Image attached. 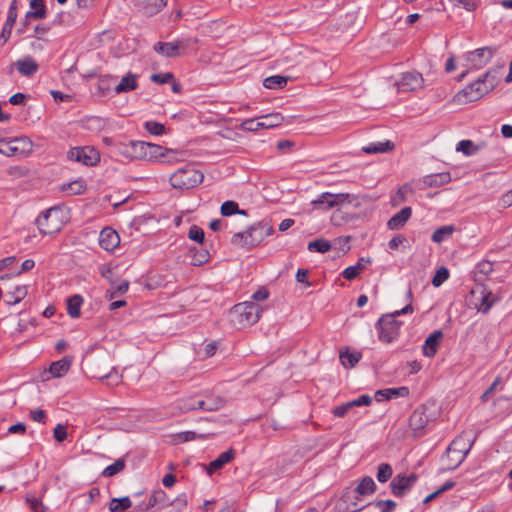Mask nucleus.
Here are the masks:
<instances>
[{"mask_svg":"<svg viewBox=\"0 0 512 512\" xmlns=\"http://www.w3.org/2000/svg\"><path fill=\"white\" fill-rule=\"evenodd\" d=\"M413 307L411 304L406 305L401 310H397L390 314L383 315L377 321V328L379 330L378 338L384 343H391L399 335L401 322L396 320V317L401 314L412 313Z\"/></svg>","mask_w":512,"mask_h":512,"instance_id":"1","label":"nucleus"},{"mask_svg":"<svg viewBox=\"0 0 512 512\" xmlns=\"http://www.w3.org/2000/svg\"><path fill=\"white\" fill-rule=\"evenodd\" d=\"M475 438L472 440L466 437L465 433L456 437L446 450L444 459L448 461L446 469L453 470L457 468L469 453Z\"/></svg>","mask_w":512,"mask_h":512,"instance_id":"2","label":"nucleus"},{"mask_svg":"<svg viewBox=\"0 0 512 512\" xmlns=\"http://www.w3.org/2000/svg\"><path fill=\"white\" fill-rule=\"evenodd\" d=\"M496 85L495 76L490 72H486L474 83L468 85L457 95L459 100L464 99L465 102H473L479 100L484 95L489 93Z\"/></svg>","mask_w":512,"mask_h":512,"instance_id":"3","label":"nucleus"},{"mask_svg":"<svg viewBox=\"0 0 512 512\" xmlns=\"http://www.w3.org/2000/svg\"><path fill=\"white\" fill-rule=\"evenodd\" d=\"M376 484L374 480L369 477L365 476L361 479L357 487L352 492L345 493L340 500V507L342 505H345L342 509L344 512H357L362 510L365 506H358V503L356 501H352L354 498L356 499L357 496H365L370 495L375 492Z\"/></svg>","mask_w":512,"mask_h":512,"instance_id":"4","label":"nucleus"},{"mask_svg":"<svg viewBox=\"0 0 512 512\" xmlns=\"http://www.w3.org/2000/svg\"><path fill=\"white\" fill-rule=\"evenodd\" d=\"M203 180V173L195 169L193 165L188 164L175 171L170 176L169 182L173 188L184 190L198 186Z\"/></svg>","mask_w":512,"mask_h":512,"instance_id":"5","label":"nucleus"},{"mask_svg":"<svg viewBox=\"0 0 512 512\" xmlns=\"http://www.w3.org/2000/svg\"><path fill=\"white\" fill-rule=\"evenodd\" d=\"M262 312V307L255 302L239 303L236 304L232 309V314L236 318L235 322L241 327H246L257 323Z\"/></svg>","mask_w":512,"mask_h":512,"instance_id":"6","label":"nucleus"},{"mask_svg":"<svg viewBox=\"0 0 512 512\" xmlns=\"http://www.w3.org/2000/svg\"><path fill=\"white\" fill-rule=\"evenodd\" d=\"M283 121L284 116L281 113L275 112L257 118L246 119L239 125V128L243 131L256 132L261 129L278 127Z\"/></svg>","mask_w":512,"mask_h":512,"instance_id":"7","label":"nucleus"},{"mask_svg":"<svg viewBox=\"0 0 512 512\" xmlns=\"http://www.w3.org/2000/svg\"><path fill=\"white\" fill-rule=\"evenodd\" d=\"M62 211L52 207L43 212L36 220L40 232L44 235H52L59 232L63 227Z\"/></svg>","mask_w":512,"mask_h":512,"instance_id":"8","label":"nucleus"},{"mask_svg":"<svg viewBox=\"0 0 512 512\" xmlns=\"http://www.w3.org/2000/svg\"><path fill=\"white\" fill-rule=\"evenodd\" d=\"M197 39H181L175 42H157L154 51L165 57H177L185 51L194 48Z\"/></svg>","mask_w":512,"mask_h":512,"instance_id":"9","label":"nucleus"},{"mask_svg":"<svg viewBox=\"0 0 512 512\" xmlns=\"http://www.w3.org/2000/svg\"><path fill=\"white\" fill-rule=\"evenodd\" d=\"M32 141L28 137L0 140V153L6 156H20L30 153Z\"/></svg>","mask_w":512,"mask_h":512,"instance_id":"10","label":"nucleus"},{"mask_svg":"<svg viewBox=\"0 0 512 512\" xmlns=\"http://www.w3.org/2000/svg\"><path fill=\"white\" fill-rule=\"evenodd\" d=\"M46 16V7L43 0H30V10L26 13L22 22L20 30L33 29L34 32H39V26L32 25L33 20H40Z\"/></svg>","mask_w":512,"mask_h":512,"instance_id":"11","label":"nucleus"},{"mask_svg":"<svg viewBox=\"0 0 512 512\" xmlns=\"http://www.w3.org/2000/svg\"><path fill=\"white\" fill-rule=\"evenodd\" d=\"M67 156L70 160L80 162L86 166H93L100 160L98 151L89 146L72 148Z\"/></svg>","mask_w":512,"mask_h":512,"instance_id":"12","label":"nucleus"},{"mask_svg":"<svg viewBox=\"0 0 512 512\" xmlns=\"http://www.w3.org/2000/svg\"><path fill=\"white\" fill-rule=\"evenodd\" d=\"M395 85L400 92H413L423 88L424 79L420 73L409 71L403 73Z\"/></svg>","mask_w":512,"mask_h":512,"instance_id":"13","label":"nucleus"},{"mask_svg":"<svg viewBox=\"0 0 512 512\" xmlns=\"http://www.w3.org/2000/svg\"><path fill=\"white\" fill-rule=\"evenodd\" d=\"M256 233L257 226H251L247 231L234 234L231 242L232 244L242 248L254 247L263 240V235H256Z\"/></svg>","mask_w":512,"mask_h":512,"instance_id":"14","label":"nucleus"},{"mask_svg":"<svg viewBox=\"0 0 512 512\" xmlns=\"http://www.w3.org/2000/svg\"><path fill=\"white\" fill-rule=\"evenodd\" d=\"M417 479L418 476L415 473H412L409 476L402 474L396 475L390 483L392 493L397 497L403 496L406 491L413 486Z\"/></svg>","mask_w":512,"mask_h":512,"instance_id":"15","label":"nucleus"},{"mask_svg":"<svg viewBox=\"0 0 512 512\" xmlns=\"http://www.w3.org/2000/svg\"><path fill=\"white\" fill-rule=\"evenodd\" d=\"M493 55L492 47H482L469 52L466 59L471 68H481L492 59Z\"/></svg>","mask_w":512,"mask_h":512,"instance_id":"16","label":"nucleus"},{"mask_svg":"<svg viewBox=\"0 0 512 512\" xmlns=\"http://www.w3.org/2000/svg\"><path fill=\"white\" fill-rule=\"evenodd\" d=\"M93 377L100 380H107V384L110 386H117L122 379V376L117 373L114 367L107 363L106 368L101 370L99 365L94 364L91 368Z\"/></svg>","mask_w":512,"mask_h":512,"instance_id":"17","label":"nucleus"},{"mask_svg":"<svg viewBox=\"0 0 512 512\" xmlns=\"http://www.w3.org/2000/svg\"><path fill=\"white\" fill-rule=\"evenodd\" d=\"M429 421L424 407L417 408L409 418V426L413 430L415 436L422 434L423 429Z\"/></svg>","mask_w":512,"mask_h":512,"instance_id":"18","label":"nucleus"},{"mask_svg":"<svg viewBox=\"0 0 512 512\" xmlns=\"http://www.w3.org/2000/svg\"><path fill=\"white\" fill-rule=\"evenodd\" d=\"M120 243L118 233L110 227L104 228L100 232L99 244L106 251H113Z\"/></svg>","mask_w":512,"mask_h":512,"instance_id":"19","label":"nucleus"},{"mask_svg":"<svg viewBox=\"0 0 512 512\" xmlns=\"http://www.w3.org/2000/svg\"><path fill=\"white\" fill-rule=\"evenodd\" d=\"M472 295L476 293L480 294V303L475 304L479 312L487 313L494 303L498 301V298L491 292L487 291L485 288L480 287L476 290H472Z\"/></svg>","mask_w":512,"mask_h":512,"instance_id":"20","label":"nucleus"},{"mask_svg":"<svg viewBox=\"0 0 512 512\" xmlns=\"http://www.w3.org/2000/svg\"><path fill=\"white\" fill-rule=\"evenodd\" d=\"M450 181V173L442 172L425 176L422 180L419 181V184L421 189H425L427 187H439L449 183Z\"/></svg>","mask_w":512,"mask_h":512,"instance_id":"21","label":"nucleus"},{"mask_svg":"<svg viewBox=\"0 0 512 512\" xmlns=\"http://www.w3.org/2000/svg\"><path fill=\"white\" fill-rule=\"evenodd\" d=\"M443 339V334L440 330L433 332L428 336L423 345V354L427 357H433Z\"/></svg>","mask_w":512,"mask_h":512,"instance_id":"22","label":"nucleus"},{"mask_svg":"<svg viewBox=\"0 0 512 512\" xmlns=\"http://www.w3.org/2000/svg\"><path fill=\"white\" fill-rule=\"evenodd\" d=\"M72 359V356H64L62 359L51 363L49 372L55 378L63 377L69 371Z\"/></svg>","mask_w":512,"mask_h":512,"instance_id":"23","label":"nucleus"},{"mask_svg":"<svg viewBox=\"0 0 512 512\" xmlns=\"http://www.w3.org/2000/svg\"><path fill=\"white\" fill-rule=\"evenodd\" d=\"M168 505H173V502L170 501L167 494L163 490H156L150 496L147 506L145 508L139 507V509L148 510L153 507L160 509Z\"/></svg>","mask_w":512,"mask_h":512,"instance_id":"24","label":"nucleus"},{"mask_svg":"<svg viewBox=\"0 0 512 512\" xmlns=\"http://www.w3.org/2000/svg\"><path fill=\"white\" fill-rule=\"evenodd\" d=\"M411 214L412 209L410 207H404L389 219L387 226L391 230H397L405 225V223L411 217Z\"/></svg>","mask_w":512,"mask_h":512,"instance_id":"25","label":"nucleus"},{"mask_svg":"<svg viewBox=\"0 0 512 512\" xmlns=\"http://www.w3.org/2000/svg\"><path fill=\"white\" fill-rule=\"evenodd\" d=\"M167 4V0H139V9L146 15H154L160 12Z\"/></svg>","mask_w":512,"mask_h":512,"instance_id":"26","label":"nucleus"},{"mask_svg":"<svg viewBox=\"0 0 512 512\" xmlns=\"http://www.w3.org/2000/svg\"><path fill=\"white\" fill-rule=\"evenodd\" d=\"M19 73L23 76H32L38 70L37 62L31 57L19 59L14 63Z\"/></svg>","mask_w":512,"mask_h":512,"instance_id":"27","label":"nucleus"},{"mask_svg":"<svg viewBox=\"0 0 512 512\" xmlns=\"http://www.w3.org/2000/svg\"><path fill=\"white\" fill-rule=\"evenodd\" d=\"M311 205L315 210L326 211L337 207V202L333 201L332 193L324 192L321 195H319L316 199L312 200Z\"/></svg>","mask_w":512,"mask_h":512,"instance_id":"28","label":"nucleus"},{"mask_svg":"<svg viewBox=\"0 0 512 512\" xmlns=\"http://www.w3.org/2000/svg\"><path fill=\"white\" fill-rule=\"evenodd\" d=\"M235 453L232 448L221 453L215 460H213L208 467V473L211 474L214 471L221 469L225 464L229 463L234 459Z\"/></svg>","mask_w":512,"mask_h":512,"instance_id":"29","label":"nucleus"},{"mask_svg":"<svg viewBox=\"0 0 512 512\" xmlns=\"http://www.w3.org/2000/svg\"><path fill=\"white\" fill-rule=\"evenodd\" d=\"M136 78L137 76L135 74L128 73L122 77L119 84L115 87V92L120 94L123 92L135 90L138 86Z\"/></svg>","mask_w":512,"mask_h":512,"instance_id":"30","label":"nucleus"},{"mask_svg":"<svg viewBox=\"0 0 512 512\" xmlns=\"http://www.w3.org/2000/svg\"><path fill=\"white\" fill-rule=\"evenodd\" d=\"M213 434V432L196 433L194 431H185L174 435L173 440L175 443H184L196 439H206Z\"/></svg>","mask_w":512,"mask_h":512,"instance_id":"31","label":"nucleus"},{"mask_svg":"<svg viewBox=\"0 0 512 512\" xmlns=\"http://www.w3.org/2000/svg\"><path fill=\"white\" fill-rule=\"evenodd\" d=\"M368 263H370L369 259L360 258L356 265L349 266L343 271V277L347 280L355 279L366 268Z\"/></svg>","mask_w":512,"mask_h":512,"instance_id":"32","label":"nucleus"},{"mask_svg":"<svg viewBox=\"0 0 512 512\" xmlns=\"http://www.w3.org/2000/svg\"><path fill=\"white\" fill-rule=\"evenodd\" d=\"M394 149V143L387 140L385 142L371 143L362 148V151L367 154L385 153Z\"/></svg>","mask_w":512,"mask_h":512,"instance_id":"33","label":"nucleus"},{"mask_svg":"<svg viewBox=\"0 0 512 512\" xmlns=\"http://www.w3.org/2000/svg\"><path fill=\"white\" fill-rule=\"evenodd\" d=\"M28 293V289L26 285H18L12 291L7 293L6 304L15 305L21 302Z\"/></svg>","mask_w":512,"mask_h":512,"instance_id":"34","label":"nucleus"},{"mask_svg":"<svg viewBox=\"0 0 512 512\" xmlns=\"http://www.w3.org/2000/svg\"><path fill=\"white\" fill-rule=\"evenodd\" d=\"M111 288L106 291V298L109 300H112L113 298L125 294L129 289V281L128 280H122L118 281L115 280V284H110Z\"/></svg>","mask_w":512,"mask_h":512,"instance_id":"35","label":"nucleus"},{"mask_svg":"<svg viewBox=\"0 0 512 512\" xmlns=\"http://www.w3.org/2000/svg\"><path fill=\"white\" fill-rule=\"evenodd\" d=\"M83 304V298L76 294L68 298L67 300V312L72 318L80 316V309Z\"/></svg>","mask_w":512,"mask_h":512,"instance_id":"36","label":"nucleus"},{"mask_svg":"<svg viewBox=\"0 0 512 512\" xmlns=\"http://www.w3.org/2000/svg\"><path fill=\"white\" fill-rule=\"evenodd\" d=\"M148 148L147 153H142L144 157H147L148 160L157 159L160 157H165L166 155L171 153V149L164 148L162 146L149 143V146H146Z\"/></svg>","mask_w":512,"mask_h":512,"instance_id":"37","label":"nucleus"},{"mask_svg":"<svg viewBox=\"0 0 512 512\" xmlns=\"http://www.w3.org/2000/svg\"><path fill=\"white\" fill-rule=\"evenodd\" d=\"M86 190V184L78 179L61 186V191L68 195H80Z\"/></svg>","mask_w":512,"mask_h":512,"instance_id":"38","label":"nucleus"},{"mask_svg":"<svg viewBox=\"0 0 512 512\" xmlns=\"http://www.w3.org/2000/svg\"><path fill=\"white\" fill-rule=\"evenodd\" d=\"M189 255L191 258V264L194 266H200L209 260V252L205 249L198 250L196 248L189 249Z\"/></svg>","mask_w":512,"mask_h":512,"instance_id":"39","label":"nucleus"},{"mask_svg":"<svg viewBox=\"0 0 512 512\" xmlns=\"http://www.w3.org/2000/svg\"><path fill=\"white\" fill-rule=\"evenodd\" d=\"M414 189L410 183L402 185L396 195L392 198L391 203L393 206H398L406 200L408 194L413 193Z\"/></svg>","mask_w":512,"mask_h":512,"instance_id":"40","label":"nucleus"},{"mask_svg":"<svg viewBox=\"0 0 512 512\" xmlns=\"http://www.w3.org/2000/svg\"><path fill=\"white\" fill-rule=\"evenodd\" d=\"M287 84V78L280 75H274L267 77L263 81L264 87L268 89H280L286 86Z\"/></svg>","mask_w":512,"mask_h":512,"instance_id":"41","label":"nucleus"},{"mask_svg":"<svg viewBox=\"0 0 512 512\" xmlns=\"http://www.w3.org/2000/svg\"><path fill=\"white\" fill-rule=\"evenodd\" d=\"M361 353L354 352L350 353L348 350L340 353V360L343 366L352 368L354 367L360 360Z\"/></svg>","mask_w":512,"mask_h":512,"instance_id":"42","label":"nucleus"},{"mask_svg":"<svg viewBox=\"0 0 512 512\" xmlns=\"http://www.w3.org/2000/svg\"><path fill=\"white\" fill-rule=\"evenodd\" d=\"M453 231L454 226L452 225L439 227L433 232L431 239L435 243H441L445 238L451 236Z\"/></svg>","mask_w":512,"mask_h":512,"instance_id":"43","label":"nucleus"},{"mask_svg":"<svg viewBox=\"0 0 512 512\" xmlns=\"http://www.w3.org/2000/svg\"><path fill=\"white\" fill-rule=\"evenodd\" d=\"M132 502L129 497L113 498L109 503V510L111 512H117L119 509L127 510L131 508Z\"/></svg>","mask_w":512,"mask_h":512,"instance_id":"44","label":"nucleus"},{"mask_svg":"<svg viewBox=\"0 0 512 512\" xmlns=\"http://www.w3.org/2000/svg\"><path fill=\"white\" fill-rule=\"evenodd\" d=\"M332 245L329 241L324 239H317L314 241H311L308 244L309 251L312 252H319V253H325L331 249Z\"/></svg>","mask_w":512,"mask_h":512,"instance_id":"45","label":"nucleus"},{"mask_svg":"<svg viewBox=\"0 0 512 512\" xmlns=\"http://www.w3.org/2000/svg\"><path fill=\"white\" fill-rule=\"evenodd\" d=\"M125 468V461L124 459H117L113 464L107 466L103 472L102 475L105 477H112L119 472H121Z\"/></svg>","mask_w":512,"mask_h":512,"instance_id":"46","label":"nucleus"},{"mask_svg":"<svg viewBox=\"0 0 512 512\" xmlns=\"http://www.w3.org/2000/svg\"><path fill=\"white\" fill-rule=\"evenodd\" d=\"M346 18H347V22L351 23L349 25H345L346 29H353V30H361L362 29V25L364 23L363 16L353 12V13L347 14Z\"/></svg>","mask_w":512,"mask_h":512,"instance_id":"47","label":"nucleus"},{"mask_svg":"<svg viewBox=\"0 0 512 512\" xmlns=\"http://www.w3.org/2000/svg\"><path fill=\"white\" fill-rule=\"evenodd\" d=\"M456 151L470 156L478 151V147L471 140H462L457 144Z\"/></svg>","mask_w":512,"mask_h":512,"instance_id":"48","label":"nucleus"},{"mask_svg":"<svg viewBox=\"0 0 512 512\" xmlns=\"http://www.w3.org/2000/svg\"><path fill=\"white\" fill-rule=\"evenodd\" d=\"M350 220H352V217L348 213L343 212L341 209L334 211L330 217V221L334 226H341Z\"/></svg>","mask_w":512,"mask_h":512,"instance_id":"49","label":"nucleus"},{"mask_svg":"<svg viewBox=\"0 0 512 512\" xmlns=\"http://www.w3.org/2000/svg\"><path fill=\"white\" fill-rule=\"evenodd\" d=\"M393 470L391 465L387 463H382L378 466V472H377V480L380 483L387 482L391 476H392Z\"/></svg>","mask_w":512,"mask_h":512,"instance_id":"50","label":"nucleus"},{"mask_svg":"<svg viewBox=\"0 0 512 512\" xmlns=\"http://www.w3.org/2000/svg\"><path fill=\"white\" fill-rule=\"evenodd\" d=\"M207 411H217L224 407L225 401L219 396H208L206 398Z\"/></svg>","mask_w":512,"mask_h":512,"instance_id":"51","label":"nucleus"},{"mask_svg":"<svg viewBox=\"0 0 512 512\" xmlns=\"http://www.w3.org/2000/svg\"><path fill=\"white\" fill-rule=\"evenodd\" d=\"M189 239L202 244L205 239V234L202 228L197 225H192L188 232Z\"/></svg>","mask_w":512,"mask_h":512,"instance_id":"52","label":"nucleus"},{"mask_svg":"<svg viewBox=\"0 0 512 512\" xmlns=\"http://www.w3.org/2000/svg\"><path fill=\"white\" fill-rule=\"evenodd\" d=\"M448 277H449L448 269L445 267H440L436 271V273L432 279L433 286L439 287L443 282H445L448 279Z\"/></svg>","mask_w":512,"mask_h":512,"instance_id":"53","label":"nucleus"},{"mask_svg":"<svg viewBox=\"0 0 512 512\" xmlns=\"http://www.w3.org/2000/svg\"><path fill=\"white\" fill-rule=\"evenodd\" d=\"M222 216L228 217L238 212V204L234 201H226L221 205Z\"/></svg>","mask_w":512,"mask_h":512,"instance_id":"54","label":"nucleus"},{"mask_svg":"<svg viewBox=\"0 0 512 512\" xmlns=\"http://www.w3.org/2000/svg\"><path fill=\"white\" fill-rule=\"evenodd\" d=\"M131 145H132L134 157L147 159V157H144L142 155V153H147L148 152V148L144 147V146H149L148 142H141V141L132 142Z\"/></svg>","mask_w":512,"mask_h":512,"instance_id":"55","label":"nucleus"},{"mask_svg":"<svg viewBox=\"0 0 512 512\" xmlns=\"http://www.w3.org/2000/svg\"><path fill=\"white\" fill-rule=\"evenodd\" d=\"M332 199L334 202H337V207L343 205L344 203H352L356 197L349 193H332Z\"/></svg>","mask_w":512,"mask_h":512,"instance_id":"56","label":"nucleus"},{"mask_svg":"<svg viewBox=\"0 0 512 512\" xmlns=\"http://www.w3.org/2000/svg\"><path fill=\"white\" fill-rule=\"evenodd\" d=\"M146 130L152 135H161L164 133V126L155 121H148L145 123Z\"/></svg>","mask_w":512,"mask_h":512,"instance_id":"57","label":"nucleus"},{"mask_svg":"<svg viewBox=\"0 0 512 512\" xmlns=\"http://www.w3.org/2000/svg\"><path fill=\"white\" fill-rule=\"evenodd\" d=\"M350 236L339 237L334 241L336 249L340 250L343 254H346L350 250L349 241Z\"/></svg>","mask_w":512,"mask_h":512,"instance_id":"58","label":"nucleus"},{"mask_svg":"<svg viewBox=\"0 0 512 512\" xmlns=\"http://www.w3.org/2000/svg\"><path fill=\"white\" fill-rule=\"evenodd\" d=\"M16 18H17V12H14L13 9H9L6 22H5L1 32H11L13 25L16 21Z\"/></svg>","mask_w":512,"mask_h":512,"instance_id":"59","label":"nucleus"},{"mask_svg":"<svg viewBox=\"0 0 512 512\" xmlns=\"http://www.w3.org/2000/svg\"><path fill=\"white\" fill-rule=\"evenodd\" d=\"M151 80L158 84H166V83H170L171 81H173L174 76L170 72H167L164 74H153L151 76Z\"/></svg>","mask_w":512,"mask_h":512,"instance_id":"60","label":"nucleus"},{"mask_svg":"<svg viewBox=\"0 0 512 512\" xmlns=\"http://www.w3.org/2000/svg\"><path fill=\"white\" fill-rule=\"evenodd\" d=\"M375 505L381 508V512H393L397 504L393 500H379Z\"/></svg>","mask_w":512,"mask_h":512,"instance_id":"61","label":"nucleus"},{"mask_svg":"<svg viewBox=\"0 0 512 512\" xmlns=\"http://www.w3.org/2000/svg\"><path fill=\"white\" fill-rule=\"evenodd\" d=\"M54 438L58 442H63L67 438L66 427L62 424H57L53 431Z\"/></svg>","mask_w":512,"mask_h":512,"instance_id":"62","label":"nucleus"},{"mask_svg":"<svg viewBox=\"0 0 512 512\" xmlns=\"http://www.w3.org/2000/svg\"><path fill=\"white\" fill-rule=\"evenodd\" d=\"M354 406L352 405V401L347 402L343 405L337 406L333 409V414L336 417H343L347 414V412L352 409Z\"/></svg>","mask_w":512,"mask_h":512,"instance_id":"63","label":"nucleus"},{"mask_svg":"<svg viewBox=\"0 0 512 512\" xmlns=\"http://www.w3.org/2000/svg\"><path fill=\"white\" fill-rule=\"evenodd\" d=\"M26 501L29 503L30 508L34 512H45L46 509H47L40 499H37V498H32V499L27 498Z\"/></svg>","mask_w":512,"mask_h":512,"instance_id":"64","label":"nucleus"}]
</instances>
